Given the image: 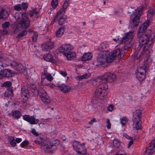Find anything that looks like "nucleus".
I'll list each match as a JSON object with an SVG mask.
<instances>
[{
	"instance_id": "nucleus-1",
	"label": "nucleus",
	"mask_w": 155,
	"mask_h": 155,
	"mask_svg": "<svg viewBox=\"0 0 155 155\" xmlns=\"http://www.w3.org/2000/svg\"><path fill=\"white\" fill-rule=\"evenodd\" d=\"M121 52L120 48H117L109 53L105 51H102L99 54L97 58V61L98 65L104 64L106 63L112 62L115 57L121 58Z\"/></svg>"
},
{
	"instance_id": "nucleus-2",
	"label": "nucleus",
	"mask_w": 155,
	"mask_h": 155,
	"mask_svg": "<svg viewBox=\"0 0 155 155\" xmlns=\"http://www.w3.org/2000/svg\"><path fill=\"white\" fill-rule=\"evenodd\" d=\"M151 32L150 30H148L143 34L141 35L140 37L137 36V39L141 46L145 45L150 46L153 43L155 33H151Z\"/></svg>"
},
{
	"instance_id": "nucleus-3",
	"label": "nucleus",
	"mask_w": 155,
	"mask_h": 155,
	"mask_svg": "<svg viewBox=\"0 0 155 155\" xmlns=\"http://www.w3.org/2000/svg\"><path fill=\"white\" fill-rule=\"evenodd\" d=\"M143 8V6H140L134 11H133L132 8L128 9L127 10L128 14L133 12V13L131 15L130 18L132 24L133 25V26H137L141 22L140 18L142 14Z\"/></svg>"
},
{
	"instance_id": "nucleus-4",
	"label": "nucleus",
	"mask_w": 155,
	"mask_h": 155,
	"mask_svg": "<svg viewBox=\"0 0 155 155\" xmlns=\"http://www.w3.org/2000/svg\"><path fill=\"white\" fill-rule=\"evenodd\" d=\"M133 34L134 32L130 31L128 33L124 34V35L122 37H121V35H119L118 36L117 39L114 38L113 40L115 41H117L120 43L127 42V43L124 46L123 50H127L128 49L132 46V44L130 42L133 39Z\"/></svg>"
},
{
	"instance_id": "nucleus-5",
	"label": "nucleus",
	"mask_w": 155,
	"mask_h": 155,
	"mask_svg": "<svg viewBox=\"0 0 155 155\" xmlns=\"http://www.w3.org/2000/svg\"><path fill=\"white\" fill-rule=\"evenodd\" d=\"M59 143L57 140L46 139L44 144L41 145V148L45 152H51L56 149Z\"/></svg>"
},
{
	"instance_id": "nucleus-6",
	"label": "nucleus",
	"mask_w": 155,
	"mask_h": 155,
	"mask_svg": "<svg viewBox=\"0 0 155 155\" xmlns=\"http://www.w3.org/2000/svg\"><path fill=\"white\" fill-rule=\"evenodd\" d=\"M15 17L17 18L18 22L21 27V28L25 29L30 25V21L26 12L20 13L19 16L16 15Z\"/></svg>"
},
{
	"instance_id": "nucleus-7",
	"label": "nucleus",
	"mask_w": 155,
	"mask_h": 155,
	"mask_svg": "<svg viewBox=\"0 0 155 155\" xmlns=\"http://www.w3.org/2000/svg\"><path fill=\"white\" fill-rule=\"evenodd\" d=\"M107 89L108 86L107 84L100 83L96 90L95 97L99 99H103L107 95L106 90Z\"/></svg>"
},
{
	"instance_id": "nucleus-8",
	"label": "nucleus",
	"mask_w": 155,
	"mask_h": 155,
	"mask_svg": "<svg viewBox=\"0 0 155 155\" xmlns=\"http://www.w3.org/2000/svg\"><path fill=\"white\" fill-rule=\"evenodd\" d=\"M116 75L113 74L108 72L103 75L99 78L97 81L100 83L107 84V82L112 83L116 80Z\"/></svg>"
},
{
	"instance_id": "nucleus-9",
	"label": "nucleus",
	"mask_w": 155,
	"mask_h": 155,
	"mask_svg": "<svg viewBox=\"0 0 155 155\" xmlns=\"http://www.w3.org/2000/svg\"><path fill=\"white\" fill-rule=\"evenodd\" d=\"M142 112L141 110H136L134 113L133 120L134 124L135 123V127L137 130L141 129V125L139 124V122L141 119Z\"/></svg>"
},
{
	"instance_id": "nucleus-10",
	"label": "nucleus",
	"mask_w": 155,
	"mask_h": 155,
	"mask_svg": "<svg viewBox=\"0 0 155 155\" xmlns=\"http://www.w3.org/2000/svg\"><path fill=\"white\" fill-rule=\"evenodd\" d=\"M38 94L39 95L41 100L45 104H47L50 103V98L42 88H41L39 89Z\"/></svg>"
},
{
	"instance_id": "nucleus-11",
	"label": "nucleus",
	"mask_w": 155,
	"mask_h": 155,
	"mask_svg": "<svg viewBox=\"0 0 155 155\" xmlns=\"http://www.w3.org/2000/svg\"><path fill=\"white\" fill-rule=\"evenodd\" d=\"M150 21H147L140 25L137 36L140 37L141 35L143 34L147 31L146 30L150 25Z\"/></svg>"
},
{
	"instance_id": "nucleus-12",
	"label": "nucleus",
	"mask_w": 155,
	"mask_h": 155,
	"mask_svg": "<svg viewBox=\"0 0 155 155\" xmlns=\"http://www.w3.org/2000/svg\"><path fill=\"white\" fill-rule=\"evenodd\" d=\"M155 151V140H153L149 143L148 147L146 149L145 152V155L152 154Z\"/></svg>"
},
{
	"instance_id": "nucleus-13",
	"label": "nucleus",
	"mask_w": 155,
	"mask_h": 155,
	"mask_svg": "<svg viewBox=\"0 0 155 155\" xmlns=\"http://www.w3.org/2000/svg\"><path fill=\"white\" fill-rule=\"evenodd\" d=\"M54 43L50 40L43 43L41 45V48L43 50L46 51H48L52 49L54 46Z\"/></svg>"
},
{
	"instance_id": "nucleus-14",
	"label": "nucleus",
	"mask_w": 155,
	"mask_h": 155,
	"mask_svg": "<svg viewBox=\"0 0 155 155\" xmlns=\"http://www.w3.org/2000/svg\"><path fill=\"white\" fill-rule=\"evenodd\" d=\"M23 119L29 123L30 124H34L38 123V119H36L33 116H30L29 115H25L23 116Z\"/></svg>"
},
{
	"instance_id": "nucleus-15",
	"label": "nucleus",
	"mask_w": 155,
	"mask_h": 155,
	"mask_svg": "<svg viewBox=\"0 0 155 155\" xmlns=\"http://www.w3.org/2000/svg\"><path fill=\"white\" fill-rule=\"evenodd\" d=\"M72 49L73 48L71 45H63L60 47L59 48V51L60 52L63 53L64 55L65 53L71 51Z\"/></svg>"
},
{
	"instance_id": "nucleus-16",
	"label": "nucleus",
	"mask_w": 155,
	"mask_h": 155,
	"mask_svg": "<svg viewBox=\"0 0 155 155\" xmlns=\"http://www.w3.org/2000/svg\"><path fill=\"white\" fill-rule=\"evenodd\" d=\"M11 65H13L16 66L15 69L20 73H22L25 75L27 73L26 70L22 68L23 66L17 62H14L13 64L11 63Z\"/></svg>"
},
{
	"instance_id": "nucleus-17",
	"label": "nucleus",
	"mask_w": 155,
	"mask_h": 155,
	"mask_svg": "<svg viewBox=\"0 0 155 155\" xmlns=\"http://www.w3.org/2000/svg\"><path fill=\"white\" fill-rule=\"evenodd\" d=\"M1 71L4 78L11 77L14 75L13 71L9 69H5L2 70L1 69Z\"/></svg>"
},
{
	"instance_id": "nucleus-18",
	"label": "nucleus",
	"mask_w": 155,
	"mask_h": 155,
	"mask_svg": "<svg viewBox=\"0 0 155 155\" xmlns=\"http://www.w3.org/2000/svg\"><path fill=\"white\" fill-rule=\"evenodd\" d=\"M120 143L117 139H115L113 140L112 147L114 149L119 151L121 150L122 147L120 146Z\"/></svg>"
},
{
	"instance_id": "nucleus-19",
	"label": "nucleus",
	"mask_w": 155,
	"mask_h": 155,
	"mask_svg": "<svg viewBox=\"0 0 155 155\" xmlns=\"http://www.w3.org/2000/svg\"><path fill=\"white\" fill-rule=\"evenodd\" d=\"M57 87L60 88L61 91L65 93L68 92L70 91L71 89L70 87L64 84L58 85Z\"/></svg>"
},
{
	"instance_id": "nucleus-20",
	"label": "nucleus",
	"mask_w": 155,
	"mask_h": 155,
	"mask_svg": "<svg viewBox=\"0 0 155 155\" xmlns=\"http://www.w3.org/2000/svg\"><path fill=\"white\" fill-rule=\"evenodd\" d=\"M73 146L74 149L77 152L82 151L80 150V148H81V144H80L79 142L77 141H74L73 143Z\"/></svg>"
},
{
	"instance_id": "nucleus-21",
	"label": "nucleus",
	"mask_w": 155,
	"mask_h": 155,
	"mask_svg": "<svg viewBox=\"0 0 155 155\" xmlns=\"http://www.w3.org/2000/svg\"><path fill=\"white\" fill-rule=\"evenodd\" d=\"M27 87L29 90H31L35 94H38V91L37 90L35 84H28L27 85Z\"/></svg>"
},
{
	"instance_id": "nucleus-22",
	"label": "nucleus",
	"mask_w": 155,
	"mask_h": 155,
	"mask_svg": "<svg viewBox=\"0 0 155 155\" xmlns=\"http://www.w3.org/2000/svg\"><path fill=\"white\" fill-rule=\"evenodd\" d=\"M8 15V12L5 10L0 6V17L1 18L5 19L7 18Z\"/></svg>"
},
{
	"instance_id": "nucleus-23",
	"label": "nucleus",
	"mask_w": 155,
	"mask_h": 155,
	"mask_svg": "<svg viewBox=\"0 0 155 155\" xmlns=\"http://www.w3.org/2000/svg\"><path fill=\"white\" fill-rule=\"evenodd\" d=\"M146 66L145 64H141L138 67L136 70V73H139L142 74H145L146 70L145 69Z\"/></svg>"
},
{
	"instance_id": "nucleus-24",
	"label": "nucleus",
	"mask_w": 155,
	"mask_h": 155,
	"mask_svg": "<svg viewBox=\"0 0 155 155\" xmlns=\"http://www.w3.org/2000/svg\"><path fill=\"white\" fill-rule=\"evenodd\" d=\"M68 60H70L73 59L76 56V54L75 53L71 52V51H69L67 53H65L64 55Z\"/></svg>"
},
{
	"instance_id": "nucleus-25",
	"label": "nucleus",
	"mask_w": 155,
	"mask_h": 155,
	"mask_svg": "<svg viewBox=\"0 0 155 155\" xmlns=\"http://www.w3.org/2000/svg\"><path fill=\"white\" fill-rule=\"evenodd\" d=\"M44 59L47 61H51L54 63L55 61L53 58L52 56L49 54H46L43 56Z\"/></svg>"
},
{
	"instance_id": "nucleus-26",
	"label": "nucleus",
	"mask_w": 155,
	"mask_h": 155,
	"mask_svg": "<svg viewBox=\"0 0 155 155\" xmlns=\"http://www.w3.org/2000/svg\"><path fill=\"white\" fill-rule=\"evenodd\" d=\"M92 57V55L91 53H85L82 58L83 61H86L91 60Z\"/></svg>"
},
{
	"instance_id": "nucleus-27",
	"label": "nucleus",
	"mask_w": 155,
	"mask_h": 155,
	"mask_svg": "<svg viewBox=\"0 0 155 155\" xmlns=\"http://www.w3.org/2000/svg\"><path fill=\"white\" fill-rule=\"evenodd\" d=\"M65 28L64 26H62L59 28L56 31V35L57 37H60L63 34Z\"/></svg>"
},
{
	"instance_id": "nucleus-28",
	"label": "nucleus",
	"mask_w": 155,
	"mask_h": 155,
	"mask_svg": "<svg viewBox=\"0 0 155 155\" xmlns=\"http://www.w3.org/2000/svg\"><path fill=\"white\" fill-rule=\"evenodd\" d=\"M155 11L153 9H150L147 12V21H149L150 20V19L154 15Z\"/></svg>"
},
{
	"instance_id": "nucleus-29",
	"label": "nucleus",
	"mask_w": 155,
	"mask_h": 155,
	"mask_svg": "<svg viewBox=\"0 0 155 155\" xmlns=\"http://www.w3.org/2000/svg\"><path fill=\"white\" fill-rule=\"evenodd\" d=\"M136 73V74L137 78L140 81H143L145 79L146 75L145 74H142L139 73Z\"/></svg>"
},
{
	"instance_id": "nucleus-30",
	"label": "nucleus",
	"mask_w": 155,
	"mask_h": 155,
	"mask_svg": "<svg viewBox=\"0 0 155 155\" xmlns=\"http://www.w3.org/2000/svg\"><path fill=\"white\" fill-rule=\"evenodd\" d=\"M29 90L27 86L21 88V93L25 97H27V95H28L29 93Z\"/></svg>"
},
{
	"instance_id": "nucleus-31",
	"label": "nucleus",
	"mask_w": 155,
	"mask_h": 155,
	"mask_svg": "<svg viewBox=\"0 0 155 155\" xmlns=\"http://www.w3.org/2000/svg\"><path fill=\"white\" fill-rule=\"evenodd\" d=\"M21 115V113L18 110L15 111L12 113L13 116L16 118H19Z\"/></svg>"
},
{
	"instance_id": "nucleus-32",
	"label": "nucleus",
	"mask_w": 155,
	"mask_h": 155,
	"mask_svg": "<svg viewBox=\"0 0 155 155\" xmlns=\"http://www.w3.org/2000/svg\"><path fill=\"white\" fill-rule=\"evenodd\" d=\"M27 33V31L25 30H23L21 32H20L18 35L16 36L17 39H20L21 37L25 35Z\"/></svg>"
},
{
	"instance_id": "nucleus-33",
	"label": "nucleus",
	"mask_w": 155,
	"mask_h": 155,
	"mask_svg": "<svg viewBox=\"0 0 155 155\" xmlns=\"http://www.w3.org/2000/svg\"><path fill=\"white\" fill-rule=\"evenodd\" d=\"M36 8L33 9L32 10L29 11V14L30 17H32L34 14L36 15L38 14V11H36Z\"/></svg>"
},
{
	"instance_id": "nucleus-34",
	"label": "nucleus",
	"mask_w": 155,
	"mask_h": 155,
	"mask_svg": "<svg viewBox=\"0 0 155 155\" xmlns=\"http://www.w3.org/2000/svg\"><path fill=\"white\" fill-rule=\"evenodd\" d=\"M80 148V150L82 151L78 152L80 154H84L86 153V150L84 146V143H83L82 144H81V148Z\"/></svg>"
},
{
	"instance_id": "nucleus-35",
	"label": "nucleus",
	"mask_w": 155,
	"mask_h": 155,
	"mask_svg": "<svg viewBox=\"0 0 155 155\" xmlns=\"http://www.w3.org/2000/svg\"><path fill=\"white\" fill-rule=\"evenodd\" d=\"M97 101L94 99H93L91 100V105L93 107L96 108L97 107Z\"/></svg>"
},
{
	"instance_id": "nucleus-36",
	"label": "nucleus",
	"mask_w": 155,
	"mask_h": 155,
	"mask_svg": "<svg viewBox=\"0 0 155 155\" xmlns=\"http://www.w3.org/2000/svg\"><path fill=\"white\" fill-rule=\"evenodd\" d=\"M58 4V0H52L51 2V5L54 8H55L57 7Z\"/></svg>"
},
{
	"instance_id": "nucleus-37",
	"label": "nucleus",
	"mask_w": 155,
	"mask_h": 155,
	"mask_svg": "<svg viewBox=\"0 0 155 155\" xmlns=\"http://www.w3.org/2000/svg\"><path fill=\"white\" fill-rule=\"evenodd\" d=\"M43 141V139L41 137L37 138V139L35 140L36 143L37 144H40L42 143Z\"/></svg>"
},
{
	"instance_id": "nucleus-38",
	"label": "nucleus",
	"mask_w": 155,
	"mask_h": 155,
	"mask_svg": "<svg viewBox=\"0 0 155 155\" xmlns=\"http://www.w3.org/2000/svg\"><path fill=\"white\" fill-rule=\"evenodd\" d=\"M10 23L9 22H5L2 25V27L3 28L6 29L9 27Z\"/></svg>"
},
{
	"instance_id": "nucleus-39",
	"label": "nucleus",
	"mask_w": 155,
	"mask_h": 155,
	"mask_svg": "<svg viewBox=\"0 0 155 155\" xmlns=\"http://www.w3.org/2000/svg\"><path fill=\"white\" fill-rule=\"evenodd\" d=\"M14 8L15 10L16 11H20L21 9V5L19 4H17L14 6Z\"/></svg>"
},
{
	"instance_id": "nucleus-40",
	"label": "nucleus",
	"mask_w": 155,
	"mask_h": 155,
	"mask_svg": "<svg viewBox=\"0 0 155 155\" xmlns=\"http://www.w3.org/2000/svg\"><path fill=\"white\" fill-rule=\"evenodd\" d=\"M8 66V64L4 63V61L2 60L1 59H0V66H1L2 68L4 67H6Z\"/></svg>"
},
{
	"instance_id": "nucleus-41",
	"label": "nucleus",
	"mask_w": 155,
	"mask_h": 155,
	"mask_svg": "<svg viewBox=\"0 0 155 155\" xmlns=\"http://www.w3.org/2000/svg\"><path fill=\"white\" fill-rule=\"evenodd\" d=\"M65 19L64 18H63L61 16V17L59 18L58 21V24L60 25H61L64 23Z\"/></svg>"
},
{
	"instance_id": "nucleus-42",
	"label": "nucleus",
	"mask_w": 155,
	"mask_h": 155,
	"mask_svg": "<svg viewBox=\"0 0 155 155\" xmlns=\"http://www.w3.org/2000/svg\"><path fill=\"white\" fill-rule=\"evenodd\" d=\"M44 75L48 80L51 81L53 80V78L52 77L50 74H45Z\"/></svg>"
},
{
	"instance_id": "nucleus-43",
	"label": "nucleus",
	"mask_w": 155,
	"mask_h": 155,
	"mask_svg": "<svg viewBox=\"0 0 155 155\" xmlns=\"http://www.w3.org/2000/svg\"><path fill=\"white\" fill-rule=\"evenodd\" d=\"M12 85L11 82L9 81H7L5 82L3 84L4 87H9Z\"/></svg>"
},
{
	"instance_id": "nucleus-44",
	"label": "nucleus",
	"mask_w": 155,
	"mask_h": 155,
	"mask_svg": "<svg viewBox=\"0 0 155 155\" xmlns=\"http://www.w3.org/2000/svg\"><path fill=\"white\" fill-rule=\"evenodd\" d=\"M38 36V33H34L32 37V41H35L37 40Z\"/></svg>"
},
{
	"instance_id": "nucleus-45",
	"label": "nucleus",
	"mask_w": 155,
	"mask_h": 155,
	"mask_svg": "<svg viewBox=\"0 0 155 155\" xmlns=\"http://www.w3.org/2000/svg\"><path fill=\"white\" fill-rule=\"evenodd\" d=\"M127 121V118L125 117H124L121 119L120 123L122 125L124 126L126 124Z\"/></svg>"
},
{
	"instance_id": "nucleus-46",
	"label": "nucleus",
	"mask_w": 155,
	"mask_h": 155,
	"mask_svg": "<svg viewBox=\"0 0 155 155\" xmlns=\"http://www.w3.org/2000/svg\"><path fill=\"white\" fill-rule=\"evenodd\" d=\"M107 127V129H110L111 127V124L110 120L109 119L106 120Z\"/></svg>"
},
{
	"instance_id": "nucleus-47",
	"label": "nucleus",
	"mask_w": 155,
	"mask_h": 155,
	"mask_svg": "<svg viewBox=\"0 0 155 155\" xmlns=\"http://www.w3.org/2000/svg\"><path fill=\"white\" fill-rule=\"evenodd\" d=\"M1 33L3 35H6L8 31L6 29L3 28L2 30H1L0 31Z\"/></svg>"
},
{
	"instance_id": "nucleus-48",
	"label": "nucleus",
	"mask_w": 155,
	"mask_h": 155,
	"mask_svg": "<svg viewBox=\"0 0 155 155\" xmlns=\"http://www.w3.org/2000/svg\"><path fill=\"white\" fill-rule=\"evenodd\" d=\"M28 7V5L27 3H22L21 5V8L22 7V9H27Z\"/></svg>"
},
{
	"instance_id": "nucleus-49",
	"label": "nucleus",
	"mask_w": 155,
	"mask_h": 155,
	"mask_svg": "<svg viewBox=\"0 0 155 155\" xmlns=\"http://www.w3.org/2000/svg\"><path fill=\"white\" fill-rule=\"evenodd\" d=\"M29 143L28 141H24L21 143V146L23 147L26 145H28Z\"/></svg>"
},
{
	"instance_id": "nucleus-50",
	"label": "nucleus",
	"mask_w": 155,
	"mask_h": 155,
	"mask_svg": "<svg viewBox=\"0 0 155 155\" xmlns=\"http://www.w3.org/2000/svg\"><path fill=\"white\" fill-rule=\"evenodd\" d=\"M64 9H64L63 8V9H61L60 10H59L58 12L57 13V14L59 15H61V16H62V15L65 12Z\"/></svg>"
},
{
	"instance_id": "nucleus-51",
	"label": "nucleus",
	"mask_w": 155,
	"mask_h": 155,
	"mask_svg": "<svg viewBox=\"0 0 155 155\" xmlns=\"http://www.w3.org/2000/svg\"><path fill=\"white\" fill-rule=\"evenodd\" d=\"M61 17V15H59L56 14V15L54 19V21H57L58 19H59V18Z\"/></svg>"
},
{
	"instance_id": "nucleus-52",
	"label": "nucleus",
	"mask_w": 155,
	"mask_h": 155,
	"mask_svg": "<svg viewBox=\"0 0 155 155\" xmlns=\"http://www.w3.org/2000/svg\"><path fill=\"white\" fill-rule=\"evenodd\" d=\"M82 75L84 79H86L88 78L91 75V74L90 73H87L85 74H84Z\"/></svg>"
},
{
	"instance_id": "nucleus-53",
	"label": "nucleus",
	"mask_w": 155,
	"mask_h": 155,
	"mask_svg": "<svg viewBox=\"0 0 155 155\" xmlns=\"http://www.w3.org/2000/svg\"><path fill=\"white\" fill-rule=\"evenodd\" d=\"M68 5V3L66 2H64L63 5V8L64 9H66L67 8Z\"/></svg>"
},
{
	"instance_id": "nucleus-54",
	"label": "nucleus",
	"mask_w": 155,
	"mask_h": 155,
	"mask_svg": "<svg viewBox=\"0 0 155 155\" xmlns=\"http://www.w3.org/2000/svg\"><path fill=\"white\" fill-rule=\"evenodd\" d=\"M106 46L104 42L101 43L100 46V48L102 49H104L106 48Z\"/></svg>"
},
{
	"instance_id": "nucleus-55",
	"label": "nucleus",
	"mask_w": 155,
	"mask_h": 155,
	"mask_svg": "<svg viewBox=\"0 0 155 155\" xmlns=\"http://www.w3.org/2000/svg\"><path fill=\"white\" fill-rule=\"evenodd\" d=\"M31 132L34 135L36 136H38V134L37 133L35 130L34 129H32Z\"/></svg>"
},
{
	"instance_id": "nucleus-56",
	"label": "nucleus",
	"mask_w": 155,
	"mask_h": 155,
	"mask_svg": "<svg viewBox=\"0 0 155 155\" xmlns=\"http://www.w3.org/2000/svg\"><path fill=\"white\" fill-rule=\"evenodd\" d=\"M113 108L114 107L113 105H110L107 107V109L108 111H111L113 110Z\"/></svg>"
},
{
	"instance_id": "nucleus-57",
	"label": "nucleus",
	"mask_w": 155,
	"mask_h": 155,
	"mask_svg": "<svg viewBox=\"0 0 155 155\" xmlns=\"http://www.w3.org/2000/svg\"><path fill=\"white\" fill-rule=\"evenodd\" d=\"M76 79L77 80L79 81H81L84 79L82 75H81L80 76H77L76 77Z\"/></svg>"
},
{
	"instance_id": "nucleus-58",
	"label": "nucleus",
	"mask_w": 155,
	"mask_h": 155,
	"mask_svg": "<svg viewBox=\"0 0 155 155\" xmlns=\"http://www.w3.org/2000/svg\"><path fill=\"white\" fill-rule=\"evenodd\" d=\"M130 141L129 142L128 144V147L129 148L133 144V138L131 139H130Z\"/></svg>"
},
{
	"instance_id": "nucleus-59",
	"label": "nucleus",
	"mask_w": 155,
	"mask_h": 155,
	"mask_svg": "<svg viewBox=\"0 0 155 155\" xmlns=\"http://www.w3.org/2000/svg\"><path fill=\"white\" fill-rule=\"evenodd\" d=\"M60 74H61L64 77H66L67 75V73L63 71H61L60 72Z\"/></svg>"
},
{
	"instance_id": "nucleus-60",
	"label": "nucleus",
	"mask_w": 155,
	"mask_h": 155,
	"mask_svg": "<svg viewBox=\"0 0 155 155\" xmlns=\"http://www.w3.org/2000/svg\"><path fill=\"white\" fill-rule=\"evenodd\" d=\"M123 136L127 139L130 140L132 139V137H129L127 134L125 133H124L123 134Z\"/></svg>"
},
{
	"instance_id": "nucleus-61",
	"label": "nucleus",
	"mask_w": 155,
	"mask_h": 155,
	"mask_svg": "<svg viewBox=\"0 0 155 155\" xmlns=\"http://www.w3.org/2000/svg\"><path fill=\"white\" fill-rule=\"evenodd\" d=\"M8 140L11 142L12 141L15 140L14 138L12 136L9 137L8 138Z\"/></svg>"
},
{
	"instance_id": "nucleus-62",
	"label": "nucleus",
	"mask_w": 155,
	"mask_h": 155,
	"mask_svg": "<svg viewBox=\"0 0 155 155\" xmlns=\"http://www.w3.org/2000/svg\"><path fill=\"white\" fill-rule=\"evenodd\" d=\"M16 143L15 140L12 141L10 142V144L13 147H14L15 146Z\"/></svg>"
},
{
	"instance_id": "nucleus-63",
	"label": "nucleus",
	"mask_w": 155,
	"mask_h": 155,
	"mask_svg": "<svg viewBox=\"0 0 155 155\" xmlns=\"http://www.w3.org/2000/svg\"><path fill=\"white\" fill-rule=\"evenodd\" d=\"M96 119L95 118H94L92 119L91 121L89 123V124L90 125L92 124L94 122H96Z\"/></svg>"
},
{
	"instance_id": "nucleus-64",
	"label": "nucleus",
	"mask_w": 155,
	"mask_h": 155,
	"mask_svg": "<svg viewBox=\"0 0 155 155\" xmlns=\"http://www.w3.org/2000/svg\"><path fill=\"white\" fill-rule=\"evenodd\" d=\"M21 140V139L20 138H17L16 139V142L18 143L20 142Z\"/></svg>"
}]
</instances>
